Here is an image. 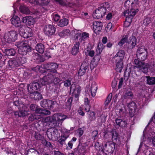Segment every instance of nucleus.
<instances>
[{
  "instance_id": "4468645a",
  "label": "nucleus",
  "mask_w": 155,
  "mask_h": 155,
  "mask_svg": "<svg viewBox=\"0 0 155 155\" xmlns=\"http://www.w3.org/2000/svg\"><path fill=\"white\" fill-rule=\"evenodd\" d=\"M107 9L101 7H99L97 8L93 13V16L94 18L97 19L101 18L106 14Z\"/></svg>"
},
{
  "instance_id": "20e7f679",
  "label": "nucleus",
  "mask_w": 155,
  "mask_h": 155,
  "mask_svg": "<svg viewBox=\"0 0 155 155\" xmlns=\"http://www.w3.org/2000/svg\"><path fill=\"white\" fill-rule=\"evenodd\" d=\"M104 137L105 139L111 138L112 141L116 142L117 145L121 143L122 138L115 129H112L111 131L106 132L104 134Z\"/></svg>"
},
{
  "instance_id": "de8ad7c7",
  "label": "nucleus",
  "mask_w": 155,
  "mask_h": 155,
  "mask_svg": "<svg viewBox=\"0 0 155 155\" xmlns=\"http://www.w3.org/2000/svg\"><path fill=\"white\" fill-rule=\"evenodd\" d=\"M128 40V36L127 35H124L122 38L118 43V45L120 47L122 46L125 43H127V41Z\"/></svg>"
},
{
  "instance_id": "a878e982",
  "label": "nucleus",
  "mask_w": 155,
  "mask_h": 155,
  "mask_svg": "<svg viewBox=\"0 0 155 155\" xmlns=\"http://www.w3.org/2000/svg\"><path fill=\"white\" fill-rule=\"evenodd\" d=\"M80 46V44L78 42H75L70 51L71 54L73 56H76L79 52Z\"/></svg>"
},
{
  "instance_id": "f3484780",
  "label": "nucleus",
  "mask_w": 155,
  "mask_h": 155,
  "mask_svg": "<svg viewBox=\"0 0 155 155\" xmlns=\"http://www.w3.org/2000/svg\"><path fill=\"white\" fill-rule=\"evenodd\" d=\"M41 106L46 109H50L54 104V102L50 100L44 99L40 103Z\"/></svg>"
},
{
  "instance_id": "72a5a7b5",
  "label": "nucleus",
  "mask_w": 155,
  "mask_h": 155,
  "mask_svg": "<svg viewBox=\"0 0 155 155\" xmlns=\"http://www.w3.org/2000/svg\"><path fill=\"white\" fill-rule=\"evenodd\" d=\"M97 89V84L95 83H92L91 86L90 91L91 95L93 97H94L96 95Z\"/></svg>"
},
{
  "instance_id": "4be33fe9",
  "label": "nucleus",
  "mask_w": 155,
  "mask_h": 155,
  "mask_svg": "<svg viewBox=\"0 0 155 155\" xmlns=\"http://www.w3.org/2000/svg\"><path fill=\"white\" fill-rule=\"evenodd\" d=\"M24 29L23 28V29L21 31H18L20 35L25 38H27L31 37L33 35V33L32 30L29 28L28 30L24 31Z\"/></svg>"
},
{
  "instance_id": "cd10ccee",
  "label": "nucleus",
  "mask_w": 155,
  "mask_h": 155,
  "mask_svg": "<svg viewBox=\"0 0 155 155\" xmlns=\"http://www.w3.org/2000/svg\"><path fill=\"white\" fill-rule=\"evenodd\" d=\"M120 118H120H116V119L115 120L116 124L117 126H119L120 127L124 128L127 125V122L125 119Z\"/></svg>"
},
{
  "instance_id": "8fccbe9b",
  "label": "nucleus",
  "mask_w": 155,
  "mask_h": 155,
  "mask_svg": "<svg viewBox=\"0 0 155 155\" xmlns=\"http://www.w3.org/2000/svg\"><path fill=\"white\" fill-rule=\"evenodd\" d=\"M80 67L86 71L87 70L88 71L89 68V63L87 61H85L82 63Z\"/></svg>"
},
{
  "instance_id": "393cba45",
  "label": "nucleus",
  "mask_w": 155,
  "mask_h": 155,
  "mask_svg": "<svg viewBox=\"0 0 155 155\" xmlns=\"http://www.w3.org/2000/svg\"><path fill=\"white\" fill-rule=\"evenodd\" d=\"M137 39L136 37L134 36H130L127 41L129 48L133 49L135 48L137 44Z\"/></svg>"
},
{
  "instance_id": "9d476101",
  "label": "nucleus",
  "mask_w": 155,
  "mask_h": 155,
  "mask_svg": "<svg viewBox=\"0 0 155 155\" xmlns=\"http://www.w3.org/2000/svg\"><path fill=\"white\" fill-rule=\"evenodd\" d=\"M81 90V87L80 86L74 88L73 89V91L72 93L71 96L68 98L66 103L72 105L73 97H74L76 100L77 101L78 100L79 97L80 95Z\"/></svg>"
},
{
  "instance_id": "774afa93",
  "label": "nucleus",
  "mask_w": 155,
  "mask_h": 155,
  "mask_svg": "<svg viewBox=\"0 0 155 155\" xmlns=\"http://www.w3.org/2000/svg\"><path fill=\"white\" fill-rule=\"evenodd\" d=\"M110 6V5L109 3L108 2H105L102 3L100 7L106 9L107 8H109Z\"/></svg>"
},
{
  "instance_id": "ea45409f",
  "label": "nucleus",
  "mask_w": 155,
  "mask_h": 155,
  "mask_svg": "<svg viewBox=\"0 0 155 155\" xmlns=\"http://www.w3.org/2000/svg\"><path fill=\"white\" fill-rule=\"evenodd\" d=\"M21 13L25 14H28L30 13L29 8L24 5H21L19 7Z\"/></svg>"
},
{
  "instance_id": "b1692460",
  "label": "nucleus",
  "mask_w": 155,
  "mask_h": 155,
  "mask_svg": "<svg viewBox=\"0 0 155 155\" xmlns=\"http://www.w3.org/2000/svg\"><path fill=\"white\" fill-rule=\"evenodd\" d=\"M49 88L50 90H52L53 91L52 95L54 97V99L56 98L59 96L60 90L58 85H52V86H49Z\"/></svg>"
},
{
  "instance_id": "1a4fd4ad",
  "label": "nucleus",
  "mask_w": 155,
  "mask_h": 155,
  "mask_svg": "<svg viewBox=\"0 0 155 155\" xmlns=\"http://www.w3.org/2000/svg\"><path fill=\"white\" fill-rule=\"evenodd\" d=\"M134 64L136 65L135 67L138 68L139 69L143 72L146 74L147 73L149 65L145 62L140 61L138 59H136L134 60Z\"/></svg>"
},
{
  "instance_id": "6ab92c4d",
  "label": "nucleus",
  "mask_w": 155,
  "mask_h": 155,
  "mask_svg": "<svg viewBox=\"0 0 155 155\" xmlns=\"http://www.w3.org/2000/svg\"><path fill=\"white\" fill-rule=\"evenodd\" d=\"M21 22L26 25L30 26L33 25L35 23L34 18L31 16H26L21 18Z\"/></svg>"
},
{
  "instance_id": "3c124183",
  "label": "nucleus",
  "mask_w": 155,
  "mask_h": 155,
  "mask_svg": "<svg viewBox=\"0 0 155 155\" xmlns=\"http://www.w3.org/2000/svg\"><path fill=\"white\" fill-rule=\"evenodd\" d=\"M51 63L49 62L48 63L42 65L41 66V68L47 70V72H48L51 69Z\"/></svg>"
},
{
  "instance_id": "aec40b11",
  "label": "nucleus",
  "mask_w": 155,
  "mask_h": 155,
  "mask_svg": "<svg viewBox=\"0 0 155 155\" xmlns=\"http://www.w3.org/2000/svg\"><path fill=\"white\" fill-rule=\"evenodd\" d=\"M93 28L94 33L98 34L101 31L103 26V23L101 21H94L93 23Z\"/></svg>"
},
{
  "instance_id": "473e14b6",
  "label": "nucleus",
  "mask_w": 155,
  "mask_h": 155,
  "mask_svg": "<svg viewBox=\"0 0 155 155\" xmlns=\"http://www.w3.org/2000/svg\"><path fill=\"white\" fill-rule=\"evenodd\" d=\"M31 48H20L18 50L19 54L21 55H26L27 53L30 51Z\"/></svg>"
},
{
  "instance_id": "49530a36",
  "label": "nucleus",
  "mask_w": 155,
  "mask_h": 155,
  "mask_svg": "<svg viewBox=\"0 0 155 155\" xmlns=\"http://www.w3.org/2000/svg\"><path fill=\"white\" fill-rule=\"evenodd\" d=\"M18 34L15 31H10V40L12 42L15 41L17 39Z\"/></svg>"
},
{
  "instance_id": "2f4dec72",
  "label": "nucleus",
  "mask_w": 155,
  "mask_h": 155,
  "mask_svg": "<svg viewBox=\"0 0 155 155\" xmlns=\"http://www.w3.org/2000/svg\"><path fill=\"white\" fill-rule=\"evenodd\" d=\"M35 49L38 53L43 54L45 51V46L42 43H38L35 46Z\"/></svg>"
},
{
  "instance_id": "09e8293b",
  "label": "nucleus",
  "mask_w": 155,
  "mask_h": 155,
  "mask_svg": "<svg viewBox=\"0 0 155 155\" xmlns=\"http://www.w3.org/2000/svg\"><path fill=\"white\" fill-rule=\"evenodd\" d=\"M147 83L149 85H153L155 84V77L147 76Z\"/></svg>"
},
{
  "instance_id": "864d4df0",
  "label": "nucleus",
  "mask_w": 155,
  "mask_h": 155,
  "mask_svg": "<svg viewBox=\"0 0 155 155\" xmlns=\"http://www.w3.org/2000/svg\"><path fill=\"white\" fill-rule=\"evenodd\" d=\"M60 79L58 77H57L55 76V75L54 76L51 84H52V85H58L59 84V83L61 81Z\"/></svg>"
},
{
  "instance_id": "7ed1b4c3",
  "label": "nucleus",
  "mask_w": 155,
  "mask_h": 155,
  "mask_svg": "<svg viewBox=\"0 0 155 155\" xmlns=\"http://www.w3.org/2000/svg\"><path fill=\"white\" fill-rule=\"evenodd\" d=\"M20 0H18L16 2L13 4L14 12L13 14H12V17L10 19L12 25L16 28H18V31H21L23 29V28H24L21 25L20 18L15 15V14L16 13V8L19 5Z\"/></svg>"
},
{
  "instance_id": "5701e85b",
  "label": "nucleus",
  "mask_w": 155,
  "mask_h": 155,
  "mask_svg": "<svg viewBox=\"0 0 155 155\" xmlns=\"http://www.w3.org/2000/svg\"><path fill=\"white\" fill-rule=\"evenodd\" d=\"M101 56L95 55L91 61L90 66L91 70H92L96 67L99 62Z\"/></svg>"
},
{
  "instance_id": "c756f323",
  "label": "nucleus",
  "mask_w": 155,
  "mask_h": 155,
  "mask_svg": "<svg viewBox=\"0 0 155 155\" xmlns=\"http://www.w3.org/2000/svg\"><path fill=\"white\" fill-rule=\"evenodd\" d=\"M30 97L35 100H39L43 98L42 95L38 91L30 93Z\"/></svg>"
},
{
  "instance_id": "e433bc0d",
  "label": "nucleus",
  "mask_w": 155,
  "mask_h": 155,
  "mask_svg": "<svg viewBox=\"0 0 155 155\" xmlns=\"http://www.w3.org/2000/svg\"><path fill=\"white\" fill-rule=\"evenodd\" d=\"M32 41H33L30 39L23 41L22 43L21 46L20 48H31V42Z\"/></svg>"
},
{
  "instance_id": "4d7b16f0",
  "label": "nucleus",
  "mask_w": 155,
  "mask_h": 155,
  "mask_svg": "<svg viewBox=\"0 0 155 155\" xmlns=\"http://www.w3.org/2000/svg\"><path fill=\"white\" fill-rule=\"evenodd\" d=\"M146 52H147V49L145 48L144 46H142L138 48L137 51V54L143 53Z\"/></svg>"
},
{
  "instance_id": "0e129e2a",
  "label": "nucleus",
  "mask_w": 155,
  "mask_h": 155,
  "mask_svg": "<svg viewBox=\"0 0 155 155\" xmlns=\"http://www.w3.org/2000/svg\"><path fill=\"white\" fill-rule=\"evenodd\" d=\"M112 93H110L107 97L106 99L104 102V104L106 106L108 104L110 103L112 98Z\"/></svg>"
},
{
  "instance_id": "f03ea898",
  "label": "nucleus",
  "mask_w": 155,
  "mask_h": 155,
  "mask_svg": "<svg viewBox=\"0 0 155 155\" xmlns=\"http://www.w3.org/2000/svg\"><path fill=\"white\" fill-rule=\"evenodd\" d=\"M125 54V52L123 50H120L117 52L113 58L112 60L115 63L116 70L117 72H121L123 68V60Z\"/></svg>"
},
{
  "instance_id": "58836bf2",
  "label": "nucleus",
  "mask_w": 155,
  "mask_h": 155,
  "mask_svg": "<svg viewBox=\"0 0 155 155\" xmlns=\"http://www.w3.org/2000/svg\"><path fill=\"white\" fill-rule=\"evenodd\" d=\"M62 83L64 84V85L65 87H68L70 86V93L71 94L72 92V91H73V87L71 85V80L69 79L65 80L63 81Z\"/></svg>"
},
{
  "instance_id": "052dcab7",
  "label": "nucleus",
  "mask_w": 155,
  "mask_h": 155,
  "mask_svg": "<svg viewBox=\"0 0 155 155\" xmlns=\"http://www.w3.org/2000/svg\"><path fill=\"white\" fill-rule=\"evenodd\" d=\"M77 135L80 137V138H82V135L84 134L83 129L81 127H79L76 131Z\"/></svg>"
},
{
  "instance_id": "6e6d98bb",
  "label": "nucleus",
  "mask_w": 155,
  "mask_h": 155,
  "mask_svg": "<svg viewBox=\"0 0 155 155\" xmlns=\"http://www.w3.org/2000/svg\"><path fill=\"white\" fill-rule=\"evenodd\" d=\"M18 61L19 62V65H21L22 64H24L27 62L26 58L25 57L23 56L19 57L18 56Z\"/></svg>"
},
{
  "instance_id": "338daca9",
  "label": "nucleus",
  "mask_w": 155,
  "mask_h": 155,
  "mask_svg": "<svg viewBox=\"0 0 155 155\" xmlns=\"http://www.w3.org/2000/svg\"><path fill=\"white\" fill-rule=\"evenodd\" d=\"M98 131L94 130L91 133V138L93 140H95L98 136Z\"/></svg>"
},
{
  "instance_id": "13d9d810",
  "label": "nucleus",
  "mask_w": 155,
  "mask_h": 155,
  "mask_svg": "<svg viewBox=\"0 0 155 155\" xmlns=\"http://www.w3.org/2000/svg\"><path fill=\"white\" fill-rule=\"evenodd\" d=\"M134 83V86L139 88V89H140L141 88V87L143 84V81H140L139 80H137Z\"/></svg>"
},
{
  "instance_id": "bb28decb",
  "label": "nucleus",
  "mask_w": 155,
  "mask_h": 155,
  "mask_svg": "<svg viewBox=\"0 0 155 155\" xmlns=\"http://www.w3.org/2000/svg\"><path fill=\"white\" fill-rule=\"evenodd\" d=\"M3 46L6 47L10 45V31L6 32L3 37Z\"/></svg>"
},
{
  "instance_id": "69168bd1",
  "label": "nucleus",
  "mask_w": 155,
  "mask_h": 155,
  "mask_svg": "<svg viewBox=\"0 0 155 155\" xmlns=\"http://www.w3.org/2000/svg\"><path fill=\"white\" fill-rule=\"evenodd\" d=\"M35 138L37 140H41L43 138V137L38 132H35L34 134Z\"/></svg>"
},
{
  "instance_id": "6e6552de",
  "label": "nucleus",
  "mask_w": 155,
  "mask_h": 155,
  "mask_svg": "<svg viewBox=\"0 0 155 155\" xmlns=\"http://www.w3.org/2000/svg\"><path fill=\"white\" fill-rule=\"evenodd\" d=\"M104 143L103 149L110 155H111L115 149V144L117 145L116 143L108 141L106 142H104Z\"/></svg>"
},
{
  "instance_id": "bf43d9fd",
  "label": "nucleus",
  "mask_w": 155,
  "mask_h": 155,
  "mask_svg": "<svg viewBox=\"0 0 155 155\" xmlns=\"http://www.w3.org/2000/svg\"><path fill=\"white\" fill-rule=\"evenodd\" d=\"M152 21V18L150 17H147L145 18L143 21V24L145 26H147Z\"/></svg>"
},
{
  "instance_id": "7c9ffc66",
  "label": "nucleus",
  "mask_w": 155,
  "mask_h": 155,
  "mask_svg": "<svg viewBox=\"0 0 155 155\" xmlns=\"http://www.w3.org/2000/svg\"><path fill=\"white\" fill-rule=\"evenodd\" d=\"M18 55H16V56L10 57V66H12V68L17 67L19 65V62L18 61Z\"/></svg>"
},
{
  "instance_id": "9b49d317",
  "label": "nucleus",
  "mask_w": 155,
  "mask_h": 155,
  "mask_svg": "<svg viewBox=\"0 0 155 155\" xmlns=\"http://www.w3.org/2000/svg\"><path fill=\"white\" fill-rule=\"evenodd\" d=\"M138 11L139 9H132L131 11H130L128 10L124 11L123 15L124 16L126 17L125 21L131 23L134 16L135 15Z\"/></svg>"
},
{
  "instance_id": "ddd939ff",
  "label": "nucleus",
  "mask_w": 155,
  "mask_h": 155,
  "mask_svg": "<svg viewBox=\"0 0 155 155\" xmlns=\"http://www.w3.org/2000/svg\"><path fill=\"white\" fill-rule=\"evenodd\" d=\"M26 87L28 92L31 93L39 90L41 87V85L37 82L33 81L29 84H27Z\"/></svg>"
},
{
  "instance_id": "c03bdc74",
  "label": "nucleus",
  "mask_w": 155,
  "mask_h": 155,
  "mask_svg": "<svg viewBox=\"0 0 155 155\" xmlns=\"http://www.w3.org/2000/svg\"><path fill=\"white\" fill-rule=\"evenodd\" d=\"M51 69L49 71L53 73H57L56 69L58 67V65L56 63L51 62Z\"/></svg>"
},
{
  "instance_id": "e2e57ef3",
  "label": "nucleus",
  "mask_w": 155,
  "mask_h": 155,
  "mask_svg": "<svg viewBox=\"0 0 155 155\" xmlns=\"http://www.w3.org/2000/svg\"><path fill=\"white\" fill-rule=\"evenodd\" d=\"M81 40L82 41H85V40L89 37V34L86 32H83L81 34Z\"/></svg>"
},
{
  "instance_id": "a211bd4d",
  "label": "nucleus",
  "mask_w": 155,
  "mask_h": 155,
  "mask_svg": "<svg viewBox=\"0 0 155 155\" xmlns=\"http://www.w3.org/2000/svg\"><path fill=\"white\" fill-rule=\"evenodd\" d=\"M79 143L77 148L74 149V152L78 155H80L84 153L87 145L86 143ZM77 154V153H76Z\"/></svg>"
},
{
  "instance_id": "37998d69",
  "label": "nucleus",
  "mask_w": 155,
  "mask_h": 155,
  "mask_svg": "<svg viewBox=\"0 0 155 155\" xmlns=\"http://www.w3.org/2000/svg\"><path fill=\"white\" fill-rule=\"evenodd\" d=\"M68 23V20L66 18L61 19L58 23V25L61 27H63L66 26Z\"/></svg>"
},
{
  "instance_id": "f704fd0d",
  "label": "nucleus",
  "mask_w": 155,
  "mask_h": 155,
  "mask_svg": "<svg viewBox=\"0 0 155 155\" xmlns=\"http://www.w3.org/2000/svg\"><path fill=\"white\" fill-rule=\"evenodd\" d=\"M8 47L9 48V46ZM4 53L5 54V57L6 58V59H5L4 61L5 63L7 62L8 66H10V59L9 58H9V56H10V55H9L10 54V48H8L5 49Z\"/></svg>"
},
{
  "instance_id": "0eeeda50",
  "label": "nucleus",
  "mask_w": 155,
  "mask_h": 155,
  "mask_svg": "<svg viewBox=\"0 0 155 155\" xmlns=\"http://www.w3.org/2000/svg\"><path fill=\"white\" fill-rule=\"evenodd\" d=\"M42 73H45L44 76L43 78L41 80V82L42 85H45L47 84H51L55 73H53L49 71L47 72L46 71L44 70Z\"/></svg>"
},
{
  "instance_id": "c9c22d12",
  "label": "nucleus",
  "mask_w": 155,
  "mask_h": 155,
  "mask_svg": "<svg viewBox=\"0 0 155 155\" xmlns=\"http://www.w3.org/2000/svg\"><path fill=\"white\" fill-rule=\"evenodd\" d=\"M105 46H104L102 44L99 43L97 47L95 55L100 56Z\"/></svg>"
},
{
  "instance_id": "423d86ee",
  "label": "nucleus",
  "mask_w": 155,
  "mask_h": 155,
  "mask_svg": "<svg viewBox=\"0 0 155 155\" xmlns=\"http://www.w3.org/2000/svg\"><path fill=\"white\" fill-rule=\"evenodd\" d=\"M67 116L61 113L56 114L51 117H46L47 124L48 123L55 122L59 124L61 123L65 120Z\"/></svg>"
},
{
  "instance_id": "79ce46f5",
  "label": "nucleus",
  "mask_w": 155,
  "mask_h": 155,
  "mask_svg": "<svg viewBox=\"0 0 155 155\" xmlns=\"http://www.w3.org/2000/svg\"><path fill=\"white\" fill-rule=\"evenodd\" d=\"M67 133H63L62 134V135H61L60 138L58 140V142L61 145H63L65 143V142L66 139L68 137H66L65 136L67 135Z\"/></svg>"
},
{
  "instance_id": "412c9836",
  "label": "nucleus",
  "mask_w": 155,
  "mask_h": 155,
  "mask_svg": "<svg viewBox=\"0 0 155 155\" xmlns=\"http://www.w3.org/2000/svg\"><path fill=\"white\" fill-rule=\"evenodd\" d=\"M124 6L125 8L130 11H131L132 9H138L137 7H135V5L133 3V0H127L125 2Z\"/></svg>"
},
{
  "instance_id": "c85d7f7f",
  "label": "nucleus",
  "mask_w": 155,
  "mask_h": 155,
  "mask_svg": "<svg viewBox=\"0 0 155 155\" xmlns=\"http://www.w3.org/2000/svg\"><path fill=\"white\" fill-rule=\"evenodd\" d=\"M127 107L129 108V114L130 116L132 117L134 116V114L132 113L133 110H134V111H136L137 106L134 102L132 101L129 104Z\"/></svg>"
},
{
  "instance_id": "a18cd8bd",
  "label": "nucleus",
  "mask_w": 155,
  "mask_h": 155,
  "mask_svg": "<svg viewBox=\"0 0 155 155\" xmlns=\"http://www.w3.org/2000/svg\"><path fill=\"white\" fill-rule=\"evenodd\" d=\"M81 36V31L77 32L74 36V39L75 40V42H78L80 44L82 42Z\"/></svg>"
},
{
  "instance_id": "39448f33",
  "label": "nucleus",
  "mask_w": 155,
  "mask_h": 155,
  "mask_svg": "<svg viewBox=\"0 0 155 155\" xmlns=\"http://www.w3.org/2000/svg\"><path fill=\"white\" fill-rule=\"evenodd\" d=\"M28 120L29 122H32L33 121L37 122L38 124L41 126H44L46 124L47 125L46 118H43L40 115H38L35 113L31 114L29 115Z\"/></svg>"
},
{
  "instance_id": "2eb2a0df",
  "label": "nucleus",
  "mask_w": 155,
  "mask_h": 155,
  "mask_svg": "<svg viewBox=\"0 0 155 155\" xmlns=\"http://www.w3.org/2000/svg\"><path fill=\"white\" fill-rule=\"evenodd\" d=\"M29 2L34 5H38L42 6V8L47 10L48 8L47 7L49 2V0H28Z\"/></svg>"
},
{
  "instance_id": "5fc2aeb1",
  "label": "nucleus",
  "mask_w": 155,
  "mask_h": 155,
  "mask_svg": "<svg viewBox=\"0 0 155 155\" xmlns=\"http://www.w3.org/2000/svg\"><path fill=\"white\" fill-rule=\"evenodd\" d=\"M70 32V30L68 29L63 30L61 32L59 33V35L61 37H64L68 36Z\"/></svg>"
},
{
  "instance_id": "a19ab883",
  "label": "nucleus",
  "mask_w": 155,
  "mask_h": 155,
  "mask_svg": "<svg viewBox=\"0 0 155 155\" xmlns=\"http://www.w3.org/2000/svg\"><path fill=\"white\" fill-rule=\"evenodd\" d=\"M88 115V117L89 121L91 122L94 121L95 120L96 113L94 111H91L87 113Z\"/></svg>"
},
{
  "instance_id": "4c0bfd02",
  "label": "nucleus",
  "mask_w": 155,
  "mask_h": 155,
  "mask_svg": "<svg viewBox=\"0 0 155 155\" xmlns=\"http://www.w3.org/2000/svg\"><path fill=\"white\" fill-rule=\"evenodd\" d=\"M148 52L137 54V58L140 61H144L147 57Z\"/></svg>"
},
{
  "instance_id": "dca6fc26",
  "label": "nucleus",
  "mask_w": 155,
  "mask_h": 155,
  "mask_svg": "<svg viewBox=\"0 0 155 155\" xmlns=\"http://www.w3.org/2000/svg\"><path fill=\"white\" fill-rule=\"evenodd\" d=\"M51 132L50 133H47V135L49 139H51L53 140H56L60 136V134L57 129L55 128H52L50 129Z\"/></svg>"
},
{
  "instance_id": "f8f14e48",
  "label": "nucleus",
  "mask_w": 155,
  "mask_h": 155,
  "mask_svg": "<svg viewBox=\"0 0 155 155\" xmlns=\"http://www.w3.org/2000/svg\"><path fill=\"white\" fill-rule=\"evenodd\" d=\"M56 29V28L53 25L48 24L44 27L43 31L46 35L50 37L54 34Z\"/></svg>"
},
{
  "instance_id": "680f3d73",
  "label": "nucleus",
  "mask_w": 155,
  "mask_h": 155,
  "mask_svg": "<svg viewBox=\"0 0 155 155\" xmlns=\"http://www.w3.org/2000/svg\"><path fill=\"white\" fill-rule=\"evenodd\" d=\"M124 96L126 98H131L133 97V94L132 91H127L125 94Z\"/></svg>"
},
{
  "instance_id": "f257e3e1",
  "label": "nucleus",
  "mask_w": 155,
  "mask_h": 155,
  "mask_svg": "<svg viewBox=\"0 0 155 155\" xmlns=\"http://www.w3.org/2000/svg\"><path fill=\"white\" fill-rule=\"evenodd\" d=\"M13 104V106L16 107L19 110V111H15L14 113V115L17 117H24L26 115L27 113V108L26 105H25L22 101L19 99L15 100L14 98L13 102H10V105Z\"/></svg>"
},
{
  "instance_id": "603ef678",
  "label": "nucleus",
  "mask_w": 155,
  "mask_h": 155,
  "mask_svg": "<svg viewBox=\"0 0 155 155\" xmlns=\"http://www.w3.org/2000/svg\"><path fill=\"white\" fill-rule=\"evenodd\" d=\"M106 116L105 115L103 116L102 114L99 116L97 119L98 123L100 124L105 123L106 122Z\"/></svg>"
}]
</instances>
